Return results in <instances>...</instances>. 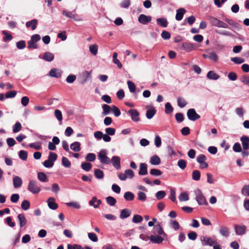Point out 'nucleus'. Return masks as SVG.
Returning a JSON list of instances; mask_svg holds the SVG:
<instances>
[{
	"label": "nucleus",
	"instance_id": "17",
	"mask_svg": "<svg viewBox=\"0 0 249 249\" xmlns=\"http://www.w3.org/2000/svg\"><path fill=\"white\" fill-rule=\"evenodd\" d=\"M164 237L161 235H152L150 237L149 239L153 243L160 244L163 241Z\"/></svg>",
	"mask_w": 249,
	"mask_h": 249
},
{
	"label": "nucleus",
	"instance_id": "47",
	"mask_svg": "<svg viewBox=\"0 0 249 249\" xmlns=\"http://www.w3.org/2000/svg\"><path fill=\"white\" fill-rule=\"evenodd\" d=\"M18 156L21 160H25L28 157V153L26 151L20 150L18 152Z\"/></svg>",
	"mask_w": 249,
	"mask_h": 249
},
{
	"label": "nucleus",
	"instance_id": "8",
	"mask_svg": "<svg viewBox=\"0 0 249 249\" xmlns=\"http://www.w3.org/2000/svg\"><path fill=\"white\" fill-rule=\"evenodd\" d=\"M235 232L237 235H243L246 233V227L244 225H235L234 226Z\"/></svg>",
	"mask_w": 249,
	"mask_h": 249
},
{
	"label": "nucleus",
	"instance_id": "39",
	"mask_svg": "<svg viewBox=\"0 0 249 249\" xmlns=\"http://www.w3.org/2000/svg\"><path fill=\"white\" fill-rule=\"evenodd\" d=\"M94 176L97 179H102L104 176V172L100 169H96L94 170Z\"/></svg>",
	"mask_w": 249,
	"mask_h": 249
},
{
	"label": "nucleus",
	"instance_id": "20",
	"mask_svg": "<svg viewBox=\"0 0 249 249\" xmlns=\"http://www.w3.org/2000/svg\"><path fill=\"white\" fill-rule=\"evenodd\" d=\"M147 166L145 163H141L140 164V170L139 174L141 176L146 175L147 174Z\"/></svg>",
	"mask_w": 249,
	"mask_h": 249
},
{
	"label": "nucleus",
	"instance_id": "11",
	"mask_svg": "<svg viewBox=\"0 0 249 249\" xmlns=\"http://www.w3.org/2000/svg\"><path fill=\"white\" fill-rule=\"evenodd\" d=\"M128 114L131 116L132 120L137 122L140 121L139 113L135 109H131L128 111Z\"/></svg>",
	"mask_w": 249,
	"mask_h": 249
},
{
	"label": "nucleus",
	"instance_id": "44",
	"mask_svg": "<svg viewBox=\"0 0 249 249\" xmlns=\"http://www.w3.org/2000/svg\"><path fill=\"white\" fill-rule=\"evenodd\" d=\"M166 192L164 191H158L156 194L155 196L158 200H161L166 196Z\"/></svg>",
	"mask_w": 249,
	"mask_h": 249
},
{
	"label": "nucleus",
	"instance_id": "49",
	"mask_svg": "<svg viewBox=\"0 0 249 249\" xmlns=\"http://www.w3.org/2000/svg\"><path fill=\"white\" fill-rule=\"evenodd\" d=\"M106 201L108 204L110 206H114L116 203V200L112 196H109L106 198Z\"/></svg>",
	"mask_w": 249,
	"mask_h": 249
},
{
	"label": "nucleus",
	"instance_id": "53",
	"mask_svg": "<svg viewBox=\"0 0 249 249\" xmlns=\"http://www.w3.org/2000/svg\"><path fill=\"white\" fill-rule=\"evenodd\" d=\"M29 147L36 150H40L41 148V143L40 142L31 143L29 144Z\"/></svg>",
	"mask_w": 249,
	"mask_h": 249
},
{
	"label": "nucleus",
	"instance_id": "43",
	"mask_svg": "<svg viewBox=\"0 0 249 249\" xmlns=\"http://www.w3.org/2000/svg\"><path fill=\"white\" fill-rule=\"evenodd\" d=\"M236 114L240 117H243L246 113V110L243 107H239L235 109Z\"/></svg>",
	"mask_w": 249,
	"mask_h": 249
},
{
	"label": "nucleus",
	"instance_id": "57",
	"mask_svg": "<svg viewBox=\"0 0 249 249\" xmlns=\"http://www.w3.org/2000/svg\"><path fill=\"white\" fill-rule=\"evenodd\" d=\"M66 205L68 207H71L77 209H79L80 208V205L79 203L77 202H68L66 203Z\"/></svg>",
	"mask_w": 249,
	"mask_h": 249
},
{
	"label": "nucleus",
	"instance_id": "28",
	"mask_svg": "<svg viewBox=\"0 0 249 249\" xmlns=\"http://www.w3.org/2000/svg\"><path fill=\"white\" fill-rule=\"evenodd\" d=\"M18 219L19 220L20 228L25 226L27 223V220L23 214H19L18 216Z\"/></svg>",
	"mask_w": 249,
	"mask_h": 249
},
{
	"label": "nucleus",
	"instance_id": "3",
	"mask_svg": "<svg viewBox=\"0 0 249 249\" xmlns=\"http://www.w3.org/2000/svg\"><path fill=\"white\" fill-rule=\"evenodd\" d=\"M27 189L33 194H37L41 190L37 185L36 181L33 179L29 180Z\"/></svg>",
	"mask_w": 249,
	"mask_h": 249
},
{
	"label": "nucleus",
	"instance_id": "61",
	"mask_svg": "<svg viewBox=\"0 0 249 249\" xmlns=\"http://www.w3.org/2000/svg\"><path fill=\"white\" fill-rule=\"evenodd\" d=\"M142 221V217L141 215L138 214H135L134 215L132 218V222L134 223H138Z\"/></svg>",
	"mask_w": 249,
	"mask_h": 249
},
{
	"label": "nucleus",
	"instance_id": "1",
	"mask_svg": "<svg viewBox=\"0 0 249 249\" xmlns=\"http://www.w3.org/2000/svg\"><path fill=\"white\" fill-rule=\"evenodd\" d=\"M195 199L199 205H206L208 203L206 199L199 189H196L194 191Z\"/></svg>",
	"mask_w": 249,
	"mask_h": 249
},
{
	"label": "nucleus",
	"instance_id": "60",
	"mask_svg": "<svg viewBox=\"0 0 249 249\" xmlns=\"http://www.w3.org/2000/svg\"><path fill=\"white\" fill-rule=\"evenodd\" d=\"M124 173L126 177V178H128L130 179H132L134 176V173L131 169H127V170H125Z\"/></svg>",
	"mask_w": 249,
	"mask_h": 249
},
{
	"label": "nucleus",
	"instance_id": "40",
	"mask_svg": "<svg viewBox=\"0 0 249 249\" xmlns=\"http://www.w3.org/2000/svg\"><path fill=\"white\" fill-rule=\"evenodd\" d=\"M82 169L87 172L89 171L91 168V164L89 162H83L81 165Z\"/></svg>",
	"mask_w": 249,
	"mask_h": 249
},
{
	"label": "nucleus",
	"instance_id": "9",
	"mask_svg": "<svg viewBox=\"0 0 249 249\" xmlns=\"http://www.w3.org/2000/svg\"><path fill=\"white\" fill-rule=\"evenodd\" d=\"M110 160L113 166L116 170H120L121 169V158L120 157L113 156Z\"/></svg>",
	"mask_w": 249,
	"mask_h": 249
},
{
	"label": "nucleus",
	"instance_id": "55",
	"mask_svg": "<svg viewBox=\"0 0 249 249\" xmlns=\"http://www.w3.org/2000/svg\"><path fill=\"white\" fill-rule=\"evenodd\" d=\"M178 166L182 170L184 169L186 167V161L183 159L179 160L178 162Z\"/></svg>",
	"mask_w": 249,
	"mask_h": 249
},
{
	"label": "nucleus",
	"instance_id": "23",
	"mask_svg": "<svg viewBox=\"0 0 249 249\" xmlns=\"http://www.w3.org/2000/svg\"><path fill=\"white\" fill-rule=\"evenodd\" d=\"M208 20L210 22V23L212 24V25L218 27L220 25V23L221 22V20L218 19V18L213 17H209L208 18Z\"/></svg>",
	"mask_w": 249,
	"mask_h": 249
},
{
	"label": "nucleus",
	"instance_id": "2",
	"mask_svg": "<svg viewBox=\"0 0 249 249\" xmlns=\"http://www.w3.org/2000/svg\"><path fill=\"white\" fill-rule=\"evenodd\" d=\"M98 159L102 164L109 165L111 163V160L107 156V151L106 149H102L98 153Z\"/></svg>",
	"mask_w": 249,
	"mask_h": 249
},
{
	"label": "nucleus",
	"instance_id": "48",
	"mask_svg": "<svg viewBox=\"0 0 249 249\" xmlns=\"http://www.w3.org/2000/svg\"><path fill=\"white\" fill-rule=\"evenodd\" d=\"M62 164L66 168H69L71 165V162L68 158L63 157L62 158Z\"/></svg>",
	"mask_w": 249,
	"mask_h": 249
},
{
	"label": "nucleus",
	"instance_id": "52",
	"mask_svg": "<svg viewBox=\"0 0 249 249\" xmlns=\"http://www.w3.org/2000/svg\"><path fill=\"white\" fill-rule=\"evenodd\" d=\"M57 158V155L56 153L53 152H50L48 159L49 160L51 161L52 162L54 163V162L56 160Z\"/></svg>",
	"mask_w": 249,
	"mask_h": 249
},
{
	"label": "nucleus",
	"instance_id": "46",
	"mask_svg": "<svg viewBox=\"0 0 249 249\" xmlns=\"http://www.w3.org/2000/svg\"><path fill=\"white\" fill-rule=\"evenodd\" d=\"M165 112L166 114H170L173 112L174 110L173 107H172L170 103H166L165 105Z\"/></svg>",
	"mask_w": 249,
	"mask_h": 249
},
{
	"label": "nucleus",
	"instance_id": "14",
	"mask_svg": "<svg viewBox=\"0 0 249 249\" xmlns=\"http://www.w3.org/2000/svg\"><path fill=\"white\" fill-rule=\"evenodd\" d=\"M89 203L90 206L96 209L99 207L100 205L102 203V201L100 199H98L96 196H93Z\"/></svg>",
	"mask_w": 249,
	"mask_h": 249
},
{
	"label": "nucleus",
	"instance_id": "51",
	"mask_svg": "<svg viewBox=\"0 0 249 249\" xmlns=\"http://www.w3.org/2000/svg\"><path fill=\"white\" fill-rule=\"evenodd\" d=\"M96 159V155L94 153H89L86 157V160L89 162H93Z\"/></svg>",
	"mask_w": 249,
	"mask_h": 249
},
{
	"label": "nucleus",
	"instance_id": "13",
	"mask_svg": "<svg viewBox=\"0 0 249 249\" xmlns=\"http://www.w3.org/2000/svg\"><path fill=\"white\" fill-rule=\"evenodd\" d=\"M240 141L242 143L243 148L245 150H247L249 149V137L244 135L240 138Z\"/></svg>",
	"mask_w": 249,
	"mask_h": 249
},
{
	"label": "nucleus",
	"instance_id": "22",
	"mask_svg": "<svg viewBox=\"0 0 249 249\" xmlns=\"http://www.w3.org/2000/svg\"><path fill=\"white\" fill-rule=\"evenodd\" d=\"M38 23V20L36 19H34L26 23V26L27 28H31L32 30H34L36 28Z\"/></svg>",
	"mask_w": 249,
	"mask_h": 249
},
{
	"label": "nucleus",
	"instance_id": "12",
	"mask_svg": "<svg viewBox=\"0 0 249 249\" xmlns=\"http://www.w3.org/2000/svg\"><path fill=\"white\" fill-rule=\"evenodd\" d=\"M151 19V17L150 16H146L144 14L140 15L138 18V21L144 25L147 24L150 22Z\"/></svg>",
	"mask_w": 249,
	"mask_h": 249
},
{
	"label": "nucleus",
	"instance_id": "64",
	"mask_svg": "<svg viewBox=\"0 0 249 249\" xmlns=\"http://www.w3.org/2000/svg\"><path fill=\"white\" fill-rule=\"evenodd\" d=\"M242 194L244 196H249V185H245L242 190Z\"/></svg>",
	"mask_w": 249,
	"mask_h": 249
},
{
	"label": "nucleus",
	"instance_id": "35",
	"mask_svg": "<svg viewBox=\"0 0 249 249\" xmlns=\"http://www.w3.org/2000/svg\"><path fill=\"white\" fill-rule=\"evenodd\" d=\"M37 178L40 181L42 182L48 181L47 177L43 172H38L37 173Z\"/></svg>",
	"mask_w": 249,
	"mask_h": 249
},
{
	"label": "nucleus",
	"instance_id": "59",
	"mask_svg": "<svg viewBox=\"0 0 249 249\" xmlns=\"http://www.w3.org/2000/svg\"><path fill=\"white\" fill-rule=\"evenodd\" d=\"M150 174L152 176H159L162 174V172L160 170L157 169H152L150 171Z\"/></svg>",
	"mask_w": 249,
	"mask_h": 249
},
{
	"label": "nucleus",
	"instance_id": "62",
	"mask_svg": "<svg viewBox=\"0 0 249 249\" xmlns=\"http://www.w3.org/2000/svg\"><path fill=\"white\" fill-rule=\"evenodd\" d=\"M54 115L56 119L59 121L61 122L63 119L62 114L60 110L56 109L54 111Z\"/></svg>",
	"mask_w": 249,
	"mask_h": 249
},
{
	"label": "nucleus",
	"instance_id": "37",
	"mask_svg": "<svg viewBox=\"0 0 249 249\" xmlns=\"http://www.w3.org/2000/svg\"><path fill=\"white\" fill-rule=\"evenodd\" d=\"M124 198L127 201H132L134 199L135 196L131 192H126L124 196Z\"/></svg>",
	"mask_w": 249,
	"mask_h": 249
},
{
	"label": "nucleus",
	"instance_id": "18",
	"mask_svg": "<svg viewBox=\"0 0 249 249\" xmlns=\"http://www.w3.org/2000/svg\"><path fill=\"white\" fill-rule=\"evenodd\" d=\"M13 182L14 188H18L20 187L22 184V180L18 176H15L13 178Z\"/></svg>",
	"mask_w": 249,
	"mask_h": 249
},
{
	"label": "nucleus",
	"instance_id": "7",
	"mask_svg": "<svg viewBox=\"0 0 249 249\" xmlns=\"http://www.w3.org/2000/svg\"><path fill=\"white\" fill-rule=\"evenodd\" d=\"M153 233L155 235H161L163 237H166L167 235L164 232L162 228L161 223H159L154 227Z\"/></svg>",
	"mask_w": 249,
	"mask_h": 249
},
{
	"label": "nucleus",
	"instance_id": "30",
	"mask_svg": "<svg viewBox=\"0 0 249 249\" xmlns=\"http://www.w3.org/2000/svg\"><path fill=\"white\" fill-rule=\"evenodd\" d=\"M161 162L160 158L157 155H154L150 158V163L152 165H157L160 164Z\"/></svg>",
	"mask_w": 249,
	"mask_h": 249
},
{
	"label": "nucleus",
	"instance_id": "36",
	"mask_svg": "<svg viewBox=\"0 0 249 249\" xmlns=\"http://www.w3.org/2000/svg\"><path fill=\"white\" fill-rule=\"evenodd\" d=\"M224 20L228 24V25H229L235 28H238L239 27V24L232 19L225 18Z\"/></svg>",
	"mask_w": 249,
	"mask_h": 249
},
{
	"label": "nucleus",
	"instance_id": "5",
	"mask_svg": "<svg viewBox=\"0 0 249 249\" xmlns=\"http://www.w3.org/2000/svg\"><path fill=\"white\" fill-rule=\"evenodd\" d=\"M200 241L203 246H213L216 243V241L214 240L212 237L208 236H203L200 237Z\"/></svg>",
	"mask_w": 249,
	"mask_h": 249
},
{
	"label": "nucleus",
	"instance_id": "24",
	"mask_svg": "<svg viewBox=\"0 0 249 249\" xmlns=\"http://www.w3.org/2000/svg\"><path fill=\"white\" fill-rule=\"evenodd\" d=\"M131 211L128 209H124L122 210L120 214V218L122 219L126 218L130 216Z\"/></svg>",
	"mask_w": 249,
	"mask_h": 249
},
{
	"label": "nucleus",
	"instance_id": "10",
	"mask_svg": "<svg viewBox=\"0 0 249 249\" xmlns=\"http://www.w3.org/2000/svg\"><path fill=\"white\" fill-rule=\"evenodd\" d=\"M62 14L63 16L67 18L73 19V20L75 21H82L83 20L82 18L78 17L76 15L74 14L73 12L63 10L62 11Z\"/></svg>",
	"mask_w": 249,
	"mask_h": 249
},
{
	"label": "nucleus",
	"instance_id": "38",
	"mask_svg": "<svg viewBox=\"0 0 249 249\" xmlns=\"http://www.w3.org/2000/svg\"><path fill=\"white\" fill-rule=\"evenodd\" d=\"M187 104V102L182 97H179L178 98V105L180 108H183Z\"/></svg>",
	"mask_w": 249,
	"mask_h": 249
},
{
	"label": "nucleus",
	"instance_id": "16",
	"mask_svg": "<svg viewBox=\"0 0 249 249\" xmlns=\"http://www.w3.org/2000/svg\"><path fill=\"white\" fill-rule=\"evenodd\" d=\"M193 45L189 42H183L179 45V48L181 50L190 52L193 49Z\"/></svg>",
	"mask_w": 249,
	"mask_h": 249
},
{
	"label": "nucleus",
	"instance_id": "54",
	"mask_svg": "<svg viewBox=\"0 0 249 249\" xmlns=\"http://www.w3.org/2000/svg\"><path fill=\"white\" fill-rule=\"evenodd\" d=\"M179 199L180 201H185L189 200V197L186 193H181L179 196Z\"/></svg>",
	"mask_w": 249,
	"mask_h": 249
},
{
	"label": "nucleus",
	"instance_id": "6",
	"mask_svg": "<svg viewBox=\"0 0 249 249\" xmlns=\"http://www.w3.org/2000/svg\"><path fill=\"white\" fill-rule=\"evenodd\" d=\"M187 116L188 119L192 121H195L200 118V115L196 113L194 108L188 109L187 112Z\"/></svg>",
	"mask_w": 249,
	"mask_h": 249
},
{
	"label": "nucleus",
	"instance_id": "45",
	"mask_svg": "<svg viewBox=\"0 0 249 249\" xmlns=\"http://www.w3.org/2000/svg\"><path fill=\"white\" fill-rule=\"evenodd\" d=\"M200 172L198 170H194L192 173V178L193 180L198 181L200 179Z\"/></svg>",
	"mask_w": 249,
	"mask_h": 249
},
{
	"label": "nucleus",
	"instance_id": "31",
	"mask_svg": "<svg viewBox=\"0 0 249 249\" xmlns=\"http://www.w3.org/2000/svg\"><path fill=\"white\" fill-rule=\"evenodd\" d=\"M43 59L46 61L51 62L54 59V55L50 52L45 53L43 54Z\"/></svg>",
	"mask_w": 249,
	"mask_h": 249
},
{
	"label": "nucleus",
	"instance_id": "27",
	"mask_svg": "<svg viewBox=\"0 0 249 249\" xmlns=\"http://www.w3.org/2000/svg\"><path fill=\"white\" fill-rule=\"evenodd\" d=\"M81 143L78 142H75L70 145L71 149L75 152H78L81 150Z\"/></svg>",
	"mask_w": 249,
	"mask_h": 249
},
{
	"label": "nucleus",
	"instance_id": "63",
	"mask_svg": "<svg viewBox=\"0 0 249 249\" xmlns=\"http://www.w3.org/2000/svg\"><path fill=\"white\" fill-rule=\"evenodd\" d=\"M88 235L89 239L92 242H96L98 241V237L95 233L89 232Z\"/></svg>",
	"mask_w": 249,
	"mask_h": 249
},
{
	"label": "nucleus",
	"instance_id": "4",
	"mask_svg": "<svg viewBox=\"0 0 249 249\" xmlns=\"http://www.w3.org/2000/svg\"><path fill=\"white\" fill-rule=\"evenodd\" d=\"M91 72L87 71H83L78 77L79 83L83 85L89 81L91 78Z\"/></svg>",
	"mask_w": 249,
	"mask_h": 249
},
{
	"label": "nucleus",
	"instance_id": "19",
	"mask_svg": "<svg viewBox=\"0 0 249 249\" xmlns=\"http://www.w3.org/2000/svg\"><path fill=\"white\" fill-rule=\"evenodd\" d=\"M186 11L184 8H179L177 10V13L176 15V19L178 21L181 20L184 14L186 13Z\"/></svg>",
	"mask_w": 249,
	"mask_h": 249
},
{
	"label": "nucleus",
	"instance_id": "15",
	"mask_svg": "<svg viewBox=\"0 0 249 249\" xmlns=\"http://www.w3.org/2000/svg\"><path fill=\"white\" fill-rule=\"evenodd\" d=\"M55 198L53 197H49L47 202L48 203V206L49 208L53 210H55L57 209L58 205V204L55 202Z\"/></svg>",
	"mask_w": 249,
	"mask_h": 249
},
{
	"label": "nucleus",
	"instance_id": "41",
	"mask_svg": "<svg viewBox=\"0 0 249 249\" xmlns=\"http://www.w3.org/2000/svg\"><path fill=\"white\" fill-rule=\"evenodd\" d=\"M89 50L92 54L95 55L98 52V46L96 44L90 45L89 46Z\"/></svg>",
	"mask_w": 249,
	"mask_h": 249
},
{
	"label": "nucleus",
	"instance_id": "34",
	"mask_svg": "<svg viewBox=\"0 0 249 249\" xmlns=\"http://www.w3.org/2000/svg\"><path fill=\"white\" fill-rule=\"evenodd\" d=\"M156 113V110L154 108H152L147 110L146 112V117L148 119H152Z\"/></svg>",
	"mask_w": 249,
	"mask_h": 249
},
{
	"label": "nucleus",
	"instance_id": "50",
	"mask_svg": "<svg viewBox=\"0 0 249 249\" xmlns=\"http://www.w3.org/2000/svg\"><path fill=\"white\" fill-rule=\"evenodd\" d=\"M30 206V202L27 200H23L21 204V208L24 210L26 211L28 210Z\"/></svg>",
	"mask_w": 249,
	"mask_h": 249
},
{
	"label": "nucleus",
	"instance_id": "32",
	"mask_svg": "<svg viewBox=\"0 0 249 249\" xmlns=\"http://www.w3.org/2000/svg\"><path fill=\"white\" fill-rule=\"evenodd\" d=\"M68 249H84L79 244H68L67 246ZM85 249H92L90 247L86 246Z\"/></svg>",
	"mask_w": 249,
	"mask_h": 249
},
{
	"label": "nucleus",
	"instance_id": "33",
	"mask_svg": "<svg viewBox=\"0 0 249 249\" xmlns=\"http://www.w3.org/2000/svg\"><path fill=\"white\" fill-rule=\"evenodd\" d=\"M207 77L212 80H217L219 78V76L213 71H210L207 73Z\"/></svg>",
	"mask_w": 249,
	"mask_h": 249
},
{
	"label": "nucleus",
	"instance_id": "21",
	"mask_svg": "<svg viewBox=\"0 0 249 249\" xmlns=\"http://www.w3.org/2000/svg\"><path fill=\"white\" fill-rule=\"evenodd\" d=\"M156 21L157 24L162 28H166L168 26V22L165 18H158Z\"/></svg>",
	"mask_w": 249,
	"mask_h": 249
},
{
	"label": "nucleus",
	"instance_id": "56",
	"mask_svg": "<svg viewBox=\"0 0 249 249\" xmlns=\"http://www.w3.org/2000/svg\"><path fill=\"white\" fill-rule=\"evenodd\" d=\"M127 84L129 91L132 93L134 92L136 90V86H135L134 83L131 81H128L127 82Z\"/></svg>",
	"mask_w": 249,
	"mask_h": 249
},
{
	"label": "nucleus",
	"instance_id": "42",
	"mask_svg": "<svg viewBox=\"0 0 249 249\" xmlns=\"http://www.w3.org/2000/svg\"><path fill=\"white\" fill-rule=\"evenodd\" d=\"M22 129V126L19 122H16L13 126V133H16L18 132Z\"/></svg>",
	"mask_w": 249,
	"mask_h": 249
},
{
	"label": "nucleus",
	"instance_id": "58",
	"mask_svg": "<svg viewBox=\"0 0 249 249\" xmlns=\"http://www.w3.org/2000/svg\"><path fill=\"white\" fill-rule=\"evenodd\" d=\"M138 199L143 202L145 201L146 199V194L142 192H139L138 193Z\"/></svg>",
	"mask_w": 249,
	"mask_h": 249
},
{
	"label": "nucleus",
	"instance_id": "26",
	"mask_svg": "<svg viewBox=\"0 0 249 249\" xmlns=\"http://www.w3.org/2000/svg\"><path fill=\"white\" fill-rule=\"evenodd\" d=\"M48 75L52 77L59 78L61 76V73L56 68H53L51 70Z\"/></svg>",
	"mask_w": 249,
	"mask_h": 249
},
{
	"label": "nucleus",
	"instance_id": "25",
	"mask_svg": "<svg viewBox=\"0 0 249 249\" xmlns=\"http://www.w3.org/2000/svg\"><path fill=\"white\" fill-rule=\"evenodd\" d=\"M102 107L103 109L102 114L103 116L109 115L112 110V107L107 104L103 105Z\"/></svg>",
	"mask_w": 249,
	"mask_h": 249
},
{
	"label": "nucleus",
	"instance_id": "29",
	"mask_svg": "<svg viewBox=\"0 0 249 249\" xmlns=\"http://www.w3.org/2000/svg\"><path fill=\"white\" fill-rule=\"evenodd\" d=\"M220 234L224 237H228L230 235L229 229L226 227L221 226L219 229Z\"/></svg>",
	"mask_w": 249,
	"mask_h": 249
}]
</instances>
